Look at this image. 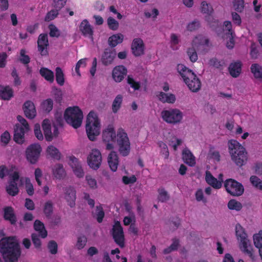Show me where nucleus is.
I'll use <instances>...</instances> for the list:
<instances>
[{
  "mask_svg": "<svg viewBox=\"0 0 262 262\" xmlns=\"http://www.w3.org/2000/svg\"><path fill=\"white\" fill-rule=\"evenodd\" d=\"M177 70L190 90L196 92L200 90L201 82L194 72L182 64L177 66Z\"/></svg>",
  "mask_w": 262,
  "mask_h": 262,
  "instance_id": "obj_1",
  "label": "nucleus"
},
{
  "mask_svg": "<svg viewBox=\"0 0 262 262\" xmlns=\"http://www.w3.org/2000/svg\"><path fill=\"white\" fill-rule=\"evenodd\" d=\"M228 147L232 160L239 167L245 165L248 160L247 152L245 148L235 140L228 142Z\"/></svg>",
  "mask_w": 262,
  "mask_h": 262,
  "instance_id": "obj_2",
  "label": "nucleus"
},
{
  "mask_svg": "<svg viewBox=\"0 0 262 262\" xmlns=\"http://www.w3.org/2000/svg\"><path fill=\"white\" fill-rule=\"evenodd\" d=\"M85 128L88 137L91 141H95L96 137L100 134V122L97 115L93 111H91L88 115Z\"/></svg>",
  "mask_w": 262,
  "mask_h": 262,
  "instance_id": "obj_3",
  "label": "nucleus"
},
{
  "mask_svg": "<svg viewBox=\"0 0 262 262\" xmlns=\"http://www.w3.org/2000/svg\"><path fill=\"white\" fill-rule=\"evenodd\" d=\"M66 121L75 128L79 127L82 123L83 114L78 106L67 108L64 113Z\"/></svg>",
  "mask_w": 262,
  "mask_h": 262,
  "instance_id": "obj_4",
  "label": "nucleus"
},
{
  "mask_svg": "<svg viewBox=\"0 0 262 262\" xmlns=\"http://www.w3.org/2000/svg\"><path fill=\"white\" fill-rule=\"evenodd\" d=\"M209 40L205 37L201 38L200 41L196 38L193 41L192 47L188 48L187 52L191 62H194L198 60L196 51H200L203 54L208 52V49H206V47H209Z\"/></svg>",
  "mask_w": 262,
  "mask_h": 262,
  "instance_id": "obj_5",
  "label": "nucleus"
},
{
  "mask_svg": "<svg viewBox=\"0 0 262 262\" xmlns=\"http://www.w3.org/2000/svg\"><path fill=\"white\" fill-rule=\"evenodd\" d=\"M116 141L120 154L123 157L128 156L130 151V143L127 134L121 128L117 131Z\"/></svg>",
  "mask_w": 262,
  "mask_h": 262,
  "instance_id": "obj_6",
  "label": "nucleus"
},
{
  "mask_svg": "<svg viewBox=\"0 0 262 262\" xmlns=\"http://www.w3.org/2000/svg\"><path fill=\"white\" fill-rule=\"evenodd\" d=\"M0 252L5 262H18L21 253L19 247H1Z\"/></svg>",
  "mask_w": 262,
  "mask_h": 262,
  "instance_id": "obj_7",
  "label": "nucleus"
},
{
  "mask_svg": "<svg viewBox=\"0 0 262 262\" xmlns=\"http://www.w3.org/2000/svg\"><path fill=\"white\" fill-rule=\"evenodd\" d=\"M226 191L233 196L242 195L244 191L243 185L232 179L226 180L224 183Z\"/></svg>",
  "mask_w": 262,
  "mask_h": 262,
  "instance_id": "obj_8",
  "label": "nucleus"
},
{
  "mask_svg": "<svg viewBox=\"0 0 262 262\" xmlns=\"http://www.w3.org/2000/svg\"><path fill=\"white\" fill-rule=\"evenodd\" d=\"M42 148L38 143L30 145L26 149L27 160L32 164H36L40 157Z\"/></svg>",
  "mask_w": 262,
  "mask_h": 262,
  "instance_id": "obj_9",
  "label": "nucleus"
},
{
  "mask_svg": "<svg viewBox=\"0 0 262 262\" xmlns=\"http://www.w3.org/2000/svg\"><path fill=\"white\" fill-rule=\"evenodd\" d=\"M163 119L167 123L176 124L180 122L182 119V113L178 109H170L161 112Z\"/></svg>",
  "mask_w": 262,
  "mask_h": 262,
  "instance_id": "obj_10",
  "label": "nucleus"
},
{
  "mask_svg": "<svg viewBox=\"0 0 262 262\" xmlns=\"http://www.w3.org/2000/svg\"><path fill=\"white\" fill-rule=\"evenodd\" d=\"M52 126L53 127V133L51 131V125L50 120L46 119L42 121V127L46 140L47 141H52L54 138H56L59 134L58 126L52 125Z\"/></svg>",
  "mask_w": 262,
  "mask_h": 262,
  "instance_id": "obj_11",
  "label": "nucleus"
},
{
  "mask_svg": "<svg viewBox=\"0 0 262 262\" xmlns=\"http://www.w3.org/2000/svg\"><path fill=\"white\" fill-rule=\"evenodd\" d=\"M9 180L8 181V185L6 187L7 192L11 196H15L19 192V188L17 186L16 182L19 178V176L17 171H14L12 173H8Z\"/></svg>",
  "mask_w": 262,
  "mask_h": 262,
  "instance_id": "obj_12",
  "label": "nucleus"
},
{
  "mask_svg": "<svg viewBox=\"0 0 262 262\" xmlns=\"http://www.w3.org/2000/svg\"><path fill=\"white\" fill-rule=\"evenodd\" d=\"M89 166L94 169H98L101 165L102 157L100 151L96 149H93L87 158Z\"/></svg>",
  "mask_w": 262,
  "mask_h": 262,
  "instance_id": "obj_13",
  "label": "nucleus"
},
{
  "mask_svg": "<svg viewBox=\"0 0 262 262\" xmlns=\"http://www.w3.org/2000/svg\"><path fill=\"white\" fill-rule=\"evenodd\" d=\"M117 55L115 49L112 48H105L101 56L100 61L103 65L108 66L112 64Z\"/></svg>",
  "mask_w": 262,
  "mask_h": 262,
  "instance_id": "obj_14",
  "label": "nucleus"
},
{
  "mask_svg": "<svg viewBox=\"0 0 262 262\" xmlns=\"http://www.w3.org/2000/svg\"><path fill=\"white\" fill-rule=\"evenodd\" d=\"M113 236L115 242L119 246H124L123 229L119 222H116L113 226Z\"/></svg>",
  "mask_w": 262,
  "mask_h": 262,
  "instance_id": "obj_15",
  "label": "nucleus"
},
{
  "mask_svg": "<svg viewBox=\"0 0 262 262\" xmlns=\"http://www.w3.org/2000/svg\"><path fill=\"white\" fill-rule=\"evenodd\" d=\"M235 234L237 240L242 246H250V242L248 239V235L245 229L239 224L236 225Z\"/></svg>",
  "mask_w": 262,
  "mask_h": 262,
  "instance_id": "obj_16",
  "label": "nucleus"
},
{
  "mask_svg": "<svg viewBox=\"0 0 262 262\" xmlns=\"http://www.w3.org/2000/svg\"><path fill=\"white\" fill-rule=\"evenodd\" d=\"M49 46L47 34H41L39 35L37 40L38 50L42 56L48 55L47 50Z\"/></svg>",
  "mask_w": 262,
  "mask_h": 262,
  "instance_id": "obj_17",
  "label": "nucleus"
},
{
  "mask_svg": "<svg viewBox=\"0 0 262 262\" xmlns=\"http://www.w3.org/2000/svg\"><path fill=\"white\" fill-rule=\"evenodd\" d=\"M69 164L71 167L75 174L78 178H82L84 172L78 160L74 156L69 158Z\"/></svg>",
  "mask_w": 262,
  "mask_h": 262,
  "instance_id": "obj_18",
  "label": "nucleus"
},
{
  "mask_svg": "<svg viewBox=\"0 0 262 262\" xmlns=\"http://www.w3.org/2000/svg\"><path fill=\"white\" fill-rule=\"evenodd\" d=\"M20 124H16L14 126V141L19 144H22L25 142V133L27 132Z\"/></svg>",
  "mask_w": 262,
  "mask_h": 262,
  "instance_id": "obj_19",
  "label": "nucleus"
},
{
  "mask_svg": "<svg viewBox=\"0 0 262 262\" xmlns=\"http://www.w3.org/2000/svg\"><path fill=\"white\" fill-rule=\"evenodd\" d=\"M65 199L68 203L70 207L73 208L75 206V200L76 199V190L73 187L71 186L63 188Z\"/></svg>",
  "mask_w": 262,
  "mask_h": 262,
  "instance_id": "obj_20",
  "label": "nucleus"
},
{
  "mask_svg": "<svg viewBox=\"0 0 262 262\" xmlns=\"http://www.w3.org/2000/svg\"><path fill=\"white\" fill-rule=\"evenodd\" d=\"M5 233L3 230H0V237H3L0 240V246H19L20 243L17 237L11 236L4 237Z\"/></svg>",
  "mask_w": 262,
  "mask_h": 262,
  "instance_id": "obj_21",
  "label": "nucleus"
},
{
  "mask_svg": "<svg viewBox=\"0 0 262 262\" xmlns=\"http://www.w3.org/2000/svg\"><path fill=\"white\" fill-rule=\"evenodd\" d=\"M132 50L133 54L135 56H140L144 54V46L143 40L137 38L133 40L132 44Z\"/></svg>",
  "mask_w": 262,
  "mask_h": 262,
  "instance_id": "obj_22",
  "label": "nucleus"
},
{
  "mask_svg": "<svg viewBox=\"0 0 262 262\" xmlns=\"http://www.w3.org/2000/svg\"><path fill=\"white\" fill-rule=\"evenodd\" d=\"M25 116L30 119L34 118L36 115V112L34 103L30 101H26L23 107Z\"/></svg>",
  "mask_w": 262,
  "mask_h": 262,
  "instance_id": "obj_23",
  "label": "nucleus"
},
{
  "mask_svg": "<svg viewBox=\"0 0 262 262\" xmlns=\"http://www.w3.org/2000/svg\"><path fill=\"white\" fill-rule=\"evenodd\" d=\"M117 138V134L112 125H108L102 132V140L103 142H110L114 141Z\"/></svg>",
  "mask_w": 262,
  "mask_h": 262,
  "instance_id": "obj_24",
  "label": "nucleus"
},
{
  "mask_svg": "<svg viewBox=\"0 0 262 262\" xmlns=\"http://www.w3.org/2000/svg\"><path fill=\"white\" fill-rule=\"evenodd\" d=\"M79 29L84 36H88L93 41V30L87 19H84L81 23Z\"/></svg>",
  "mask_w": 262,
  "mask_h": 262,
  "instance_id": "obj_25",
  "label": "nucleus"
},
{
  "mask_svg": "<svg viewBox=\"0 0 262 262\" xmlns=\"http://www.w3.org/2000/svg\"><path fill=\"white\" fill-rule=\"evenodd\" d=\"M127 69L123 66L116 67L113 71V77L116 82H120L126 75Z\"/></svg>",
  "mask_w": 262,
  "mask_h": 262,
  "instance_id": "obj_26",
  "label": "nucleus"
},
{
  "mask_svg": "<svg viewBox=\"0 0 262 262\" xmlns=\"http://www.w3.org/2000/svg\"><path fill=\"white\" fill-rule=\"evenodd\" d=\"M107 162L111 169L115 172L117 170L119 158L117 152L115 151H112L108 155L107 158Z\"/></svg>",
  "mask_w": 262,
  "mask_h": 262,
  "instance_id": "obj_27",
  "label": "nucleus"
},
{
  "mask_svg": "<svg viewBox=\"0 0 262 262\" xmlns=\"http://www.w3.org/2000/svg\"><path fill=\"white\" fill-rule=\"evenodd\" d=\"M4 219L9 221L12 225H15L17 220L13 208L10 206L6 207L4 209Z\"/></svg>",
  "mask_w": 262,
  "mask_h": 262,
  "instance_id": "obj_28",
  "label": "nucleus"
},
{
  "mask_svg": "<svg viewBox=\"0 0 262 262\" xmlns=\"http://www.w3.org/2000/svg\"><path fill=\"white\" fill-rule=\"evenodd\" d=\"M228 70L232 77L234 78L238 77L242 71V62L240 61H237L231 63Z\"/></svg>",
  "mask_w": 262,
  "mask_h": 262,
  "instance_id": "obj_29",
  "label": "nucleus"
},
{
  "mask_svg": "<svg viewBox=\"0 0 262 262\" xmlns=\"http://www.w3.org/2000/svg\"><path fill=\"white\" fill-rule=\"evenodd\" d=\"M182 159L186 164L190 166H193L195 164V157L187 148L183 149L182 151Z\"/></svg>",
  "mask_w": 262,
  "mask_h": 262,
  "instance_id": "obj_30",
  "label": "nucleus"
},
{
  "mask_svg": "<svg viewBox=\"0 0 262 262\" xmlns=\"http://www.w3.org/2000/svg\"><path fill=\"white\" fill-rule=\"evenodd\" d=\"M205 180L206 182L214 188L219 189L222 187V183L214 178L209 171H206Z\"/></svg>",
  "mask_w": 262,
  "mask_h": 262,
  "instance_id": "obj_31",
  "label": "nucleus"
},
{
  "mask_svg": "<svg viewBox=\"0 0 262 262\" xmlns=\"http://www.w3.org/2000/svg\"><path fill=\"white\" fill-rule=\"evenodd\" d=\"M123 38L124 36L121 33L114 34L110 36L108 39V44L110 46L109 48L113 49L117 45L122 43Z\"/></svg>",
  "mask_w": 262,
  "mask_h": 262,
  "instance_id": "obj_32",
  "label": "nucleus"
},
{
  "mask_svg": "<svg viewBox=\"0 0 262 262\" xmlns=\"http://www.w3.org/2000/svg\"><path fill=\"white\" fill-rule=\"evenodd\" d=\"M12 97L13 91L9 86L0 85V97L2 99L8 100Z\"/></svg>",
  "mask_w": 262,
  "mask_h": 262,
  "instance_id": "obj_33",
  "label": "nucleus"
},
{
  "mask_svg": "<svg viewBox=\"0 0 262 262\" xmlns=\"http://www.w3.org/2000/svg\"><path fill=\"white\" fill-rule=\"evenodd\" d=\"M54 176L56 179H62L66 176V172L61 164H57L53 169Z\"/></svg>",
  "mask_w": 262,
  "mask_h": 262,
  "instance_id": "obj_34",
  "label": "nucleus"
},
{
  "mask_svg": "<svg viewBox=\"0 0 262 262\" xmlns=\"http://www.w3.org/2000/svg\"><path fill=\"white\" fill-rule=\"evenodd\" d=\"M259 247H240L241 250L247 256L250 257L252 259H254Z\"/></svg>",
  "mask_w": 262,
  "mask_h": 262,
  "instance_id": "obj_35",
  "label": "nucleus"
},
{
  "mask_svg": "<svg viewBox=\"0 0 262 262\" xmlns=\"http://www.w3.org/2000/svg\"><path fill=\"white\" fill-rule=\"evenodd\" d=\"M34 228L38 231L42 238L47 236V231L45 229L44 224L39 220H36L34 223Z\"/></svg>",
  "mask_w": 262,
  "mask_h": 262,
  "instance_id": "obj_36",
  "label": "nucleus"
},
{
  "mask_svg": "<svg viewBox=\"0 0 262 262\" xmlns=\"http://www.w3.org/2000/svg\"><path fill=\"white\" fill-rule=\"evenodd\" d=\"M40 74L46 80L52 83L54 81V75L53 71L46 68H41L39 71Z\"/></svg>",
  "mask_w": 262,
  "mask_h": 262,
  "instance_id": "obj_37",
  "label": "nucleus"
},
{
  "mask_svg": "<svg viewBox=\"0 0 262 262\" xmlns=\"http://www.w3.org/2000/svg\"><path fill=\"white\" fill-rule=\"evenodd\" d=\"M159 99L163 103H173L176 101V97L172 94H166L160 92L158 95Z\"/></svg>",
  "mask_w": 262,
  "mask_h": 262,
  "instance_id": "obj_38",
  "label": "nucleus"
},
{
  "mask_svg": "<svg viewBox=\"0 0 262 262\" xmlns=\"http://www.w3.org/2000/svg\"><path fill=\"white\" fill-rule=\"evenodd\" d=\"M46 152L47 155L54 159L59 160L61 158V153L59 150L53 145L49 146L47 148Z\"/></svg>",
  "mask_w": 262,
  "mask_h": 262,
  "instance_id": "obj_39",
  "label": "nucleus"
},
{
  "mask_svg": "<svg viewBox=\"0 0 262 262\" xmlns=\"http://www.w3.org/2000/svg\"><path fill=\"white\" fill-rule=\"evenodd\" d=\"M250 70L255 78L262 79V67L259 64H252Z\"/></svg>",
  "mask_w": 262,
  "mask_h": 262,
  "instance_id": "obj_40",
  "label": "nucleus"
},
{
  "mask_svg": "<svg viewBox=\"0 0 262 262\" xmlns=\"http://www.w3.org/2000/svg\"><path fill=\"white\" fill-rule=\"evenodd\" d=\"M43 212L48 219H51L53 213V203L52 201L49 200L45 203L43 207Z\"/></svg>",
  "mask_w": 262,
  "mask_h": 262,
  "instance_id": "obj_41",
  "label": "nucleus"
},
{
  "mask_svg": "<svg viewBox=\"0 0 262 262\" xmlns=\"http://www.w3.org/2000/svg\"><path fill=\"white\" fill-rule=\"evenodd\" d=\"M51 93L55 99V101L57 103H60L62 100L63 94L61 90L57 88L55 86H53L52 88Z\"/></svg>",
  "mask_w": 262,
  "mask_h": 262,
  "instance_id": "obj_42",
  "label": "nucleus"
},
{
  "mask_svg": "<svg viewBox=\"0 0 262 262\" xmlns=\"http://www.w3.org/2000/svg\"><path fill=\"white\" fill-rule=\"evenodd\" d=\"M93 216L95 218L99 223L102 222L104 216V212L101 206H97L95 212H93Z\"/></svg>",
  "mask_w": 262,
  "mask_h": 262,
  "instance_id": "obj_43",
  "label": "nucleus"
},
{
  "mask_svg": "<svg viewBox=\"0 0 262 262\" xmlns=\"http://www.w3.org/2000/svg\"><path fill=\"white\" fill-rule=\"evenodd\" d=\"M123 100V97L121 95H118L114 100L112 104V111L116 113L120 109Z\"/></svg>",
  "mask_w": 262,
  "mask_h": 262,
  "instance_id": "obj_44",
  "label": "nucleus"
},
{
  "mask_svg": "<svg viewBox=\"0 0 262 262\" xmlns=\"http://www.w3.org/2000/svg\"><path fill=\"white\" fill-rule=\"evenodd\" d=\"M55 77L57 83L60 86L64 83V74L60 67H57L55 69Z\"/></svg>",
  "mask_w": 262,
  "mask_h": 262,
  "instance_id": "obj_45",
  "label": "nucleus"
},
{
  "mask_svg": "<svg viewBox=\"0 0 262 262\" xmlns=\"http://www.w3.org/2000/svg\"><path fill=\"white\" fill-rule=\"evenodd\" d=\"M228 207L230 210L239 211L242 209L243 206L239 202L233 199L229 201L228 203Z\"/></svg>",
  "mask_w": 262,
  "mask_h": 262,
  "instance_id": "obj_46",
  "label": "nucleus"
},
{
  "mask_svg": "<svg viewBox=\"0 0 262 262\" xmlns=\"http://www.w3.org/2000/svg\"><path fill=\"white\" fill-rule=\"evenodd\" d=\"M53 100L49 98L44 101L41 104V107L43 111L49 113L53 108Z\"/></svg>",
  "mask_w": 262,
  "mask_h": 262,
  "instance_id": "obj_47",
  "label": "nucleus"
},
{
  "mask_svg": "<svg viewBox=\"0 0 262 262\" xmlns=\"http://www.w3.org/2000/svg\"><path fill=\"white\" fill-rule=\"evenodd\" d=\"M159 195L158 200L161 202H165L169 200L170 196L168 192L163 188L159 189L158 190Z\"/></svg>",
  "mask_w": 262,
  "mask_h": 262,
  "instance_id": "obj_48",
  "label": "nucleus"
},
{
  "mask_svg": "<svg viewBox=\"0 0 262 262\" xmlns=\"http://www.w3.org/2000/svg\"><path fill=\"white\" fill-rule=\"evenodd\" d=\"M252 184L256 188L262 190V181L257 177L252 176L250 179Z\"/></svg>",
  "mask_w": 262,
  "mask_h": 262,
  "instance_id": "obj_49",
  "label": "nucleus"
},
{
  "mask_svg": "<svg viewBox=\"0 0 262 262\" xmlns=\"http://www.w3.org/2000/svg\"><path fill=\"white\" fill-rule=\"evenodd\" d=\"M108 28L112 30H117L119 27V23L112 17H109L107 20Z\"/></svg>",
  "mask_w": 262,
  "mask_h": 262,
  "instance_id": "obj_50",
  "label": "nucleus"
},
{
  "mask_svg": "<svg viewBox=\"0 0 262 262\" xmlns=\"http://www.w3.org/2000/svg\"><path fill=\"white\" fill-rule=\"evenodd\" d=\"M49 29L50 30L49 35L51 37H58L60 36V31L54 25L50 24L49 26Z\"/></svg>",
  "mask_w": 262,
  "mask_h": 262,
  "instance_id": "obj_51",
  "label": "nucleus"
},
{
  "mask_svg": "<svg viewBox=\"0 0 262 262\" xmlns=\"http://www.w3.org/2000/svg\"><path fill=\"white\" fill-rule=\"evenodd\" d=\"M253 240L254 246H262V230L253 235Z\"/></svg>",
  "mask_w": 262,
  "mask_h": 262,
  "instance_id": "obj_52",
  "label": "nucleus"
},
{
  "mask_svg": "<svg viewBox=\"0 0 262 262\" xmlns=\"http://www.w3.org/2000/svg\"><path fill=\"white\" fill-rule=\"evenodd\" d=\"M209 64L211 66L214 67L217 69H220L224 66L225 62L223 61L219 60L216 58H212L210 59Z\"/></svg>",
  "mask_w": 262,
  "mask_h": 262,
  "instance_id": "obj_53",
  "label": "nucleus"
},
{
  "mask_svg": "<svg viewBox=\"0 0 262 262\" xmlns=\"http://www.w3.org/2000/svg\"><path fill=\"white\" fill-rule=\"evenodd\" d=\"M208 157L210 159H213L216 160L217 162L220 161V155L218 151L215 150L213 147L210 148L209 151L208 152Z\"/></svg>",
  "mask_w": 262,
  "mask_h": 262,
  "instance_id": "obj_54",
  "label": "nucleus"
},
{
  "mask_svg": "<svg viewBox=\"0 0 262 262\" xmlns=\"http://www.w3.org/2000/svg\"><path fill=\"white\" fill-rule=\"evenodd\" d=\"M201 10L202 12L208 15H210L213 12L212 7L205 1L202 3Z\"/></svg>",
  "mask_w": 262,
  "mask_h": 262,
  "instance_id": "obj_55",
  "label": "nucleus"
},
{
  "mask_svg": "<svg viewBox=\"0 0 262 262\" xmlns=\"http://www.w3.org/2000/svg\"><path fill=\"white\" fill-rule=\"evenodd\" d=\"M58 10L56 9L52 10L47 13L45 18V21H50L54 19L58 15Z\"/></svg>",
  "mask_w": 262,
  "mask_h": 262,
  "instance_id": "obj_56",
  "label": "nucleus"
},
{
  "mask_svg": "<svg viewBox=\"0 0 262 262\" xmlns=\"http://www.w3.org/2000/svg\"><path fill=\"white\" fill-rule=\"evenodd\" d=\"M34 132L35 137L39 140H42L43 139V135L40 130V124L38 123H36L34 125Z\"/></svg>",
  "mask_w": 262,
  "mask_h": 262,
  "instance_id": "obj_57",
  "label": "nucleus"
},
{
  "mask_svg": "<svg viewBox=\"0 0 262 262\" xmlns=\"http://www.w3.org/2000/svg\"><path fill=\"white\" fill-rule=\"evenodd\" d=\"M233 7L234 9L238 12H241L244 9L243 0H234Z\"/></svg>",
  "mask_w": 262,
  "mask_h": 262,
  "instance_id": "obj_58",
  "label": "nucleus"
},
{
  "mask_svg": "<svg viewBox=\"0 0 262 262\" xmlns=\"http://www.w3.org/2000/svg\"><path fill=\"white\" fill-rule=\"evenodd\" d=\"M26 189L27 193L29 195H32L34 194V188L32 184L30 182L29 178L26 179Z\"/></svg>",
  "mask_w": 262,
  "mask_h": 262,
  "instance_id": "obj_59",
  "label": "nucleus"
},
{
  "mask_svg": "<svg viewBox=\"0 0 262 262\" xmlns=\"http://www.w3.org/2000/svg\"><path fill=\"white\" fill-rule=\"evenodd\" d=\"M53 7L58 11L64 7L67 2V0H53Z\"/></svg>",
  "mask_w": 262,
  "mask_h": 262,
  "instance_id": "obj_60",
  "label": "nucleus"
},
{
  "mask_svg": "<svg viewBox=\"0 0 262 262\" xmlns=\"http://www.w3.org/2000/svg\"><path fill=\"white\" fill-rule=\"evenodd\" d=\"M127 83L130 84L131 87L134 88L135 90H139L140 87V83L135 81L134 79L129 76L127 77Z\"/></svg>",
  "mask_w": 262,
  "mask_h": 262,
  "instance_id": "obj_61",
  "label": "nucleus"
},
{
  "mask_svg": "<svg viewBox=\"0 0 262 262\" xmlns=\"http://www.w3.org/2000/svg\"><path fill=\"white\" fill-rule=\"evenodd\" d=\"M86 180L88 182V184L91 188L93 189H96L97 188V182L95 179L92 178L90 176H86Z\"/></svg>",
  "mask_w": 262,
  "mask_h": 262,
  "instance_id": "obj_62",
  "label": "nucleus"
},
{
  "mask_svg": "<svg viewBox=\"0 0 262 262\" xmlns=\"http://www.w3.org/2000/svg\"><path fill=\"white\" fill-rule=\"evenodd\" d=\"M17 119L21 123L22 126L24 127V128H25L26 131L30 130L29 124L25 118H24L21 116L18 115L17 116Z\"/></svg>",
  "mask_w": 262,
  "mask_h": 262,
  "instance_id": "obj_63",
  "label": "nucleus"
},
{
  "mask_svg": "<svg viewBox=\"0 0 262 262\" xmlns=\"http://www.w3.org/2000/svg\"><path fill=\"white\" fill-rule=\"evenodd\" d=\"M200 27V23L198 20H194L189 23L187 26V29L190 31H194Z\"/></svg>",
  "mask_w": 262,
  "mask_h": 262,
  "instance_id": "obj_64",
  "label": "nucleus"
}]
</instances>
